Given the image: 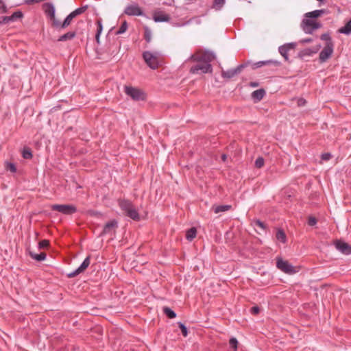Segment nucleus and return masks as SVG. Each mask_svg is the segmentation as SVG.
<instances>
[{
    "label": "nucleus",
    "mask_w": 351,
    "mask_h": 351,
    "mask_svg": "<svg viewBox=\"0 0 351 351\" xmlns=\"http://www.w3.org/2000/svg\"><path fill=\"white\" fill-rule=\"evenodd\" d=\"M213 52L208 50H198L192 54L189 60L196 62L189 70L192 74L211 73L213 67L210 62L215 59Z\"/></svg>",
    "instance_id": "f257e3e1"
},
{
    "label": "nucleus",
    "mask_w": 351,
    "mask_h": 351,
    "mask_svg": "<svg viewBox=\"0 0 351 351\" xmlns=\"http://www.w3.org/2000/svg\"><path fill=\"white\" fill-rule=\"evenodd\" d=\"M119 205L127 217L134 221L140 219L139 214L131 202L125 199L120 200Z\"/></svg>",
    "instance_id": "f03ea898"
},
{
    "label": "nucleus",
    "mask_w": 351,
    "mask_h": 351,
    "mask_svg": "<svg viewBox=\"0 0 351 351\" xmlns=\"http://www.w3.org/2000/svg\"><path fill=\"white\" fill-rule=\"evenodd\" d=\"M158 52L152 53L149 51L143 53V58L146 64L152 69H156L158 67V57L160 56Z\"/></svg>",
    "instance_id": "7ed1b4c3"
},
{
    "label": "nucleus",
    "mask_w": 351,
    "mask_h": 351,
    "mask_svg": "<svg viewBox=\"0 0 351 351\" xmlns=\"http://www.w3.org/2000/svg\"><path fill=\"white\" fill-rule=\"evenodd\" d=\"M301 26L306 34H312L314 30L320 28L322 24L309 18H306L302 20Z\"/></svg>",
    "instance_id": "20e7f679"
},
{
    "label": "nucleus",
    "mask_w": 351,
    "mask_h": 351,
    "mask_svg": "<svg viewBox=\"0 0 351 351\" xmlns=\"http://www.w3.org/2000/svg\"><path fill=\"white\" fill-rule=\"evenodd\" d=\"M125 93L136 101H143L145 99V95L142 90L132 86H125Z\"/></svg>",
    "instance_id": "39448f33"
},
{
    "label": "nucleus",
    "mask_w": 351,
    "mask_h": 351,
    "mask_svg": "<svg viewBox=\"0 0 351 351\" xmlns=\"http://www.w3.org/2000/svg\"><path fill=\"white\" fill-rule=\"evenodd\" d=\"M51 209L68 215L77 212L76 206L72 204H53L51 206Z\"/></svg>",
    "instance_id": "423d86ee"
},
{
    "label": "nucleus",
    "mask_w": 351,
    "mask_h": 351,
    "mask_svg": "<svg viewBox=\"0 0 351 351\" xmlns=\"http://www.w3.org/2000/svg\"><path fill=\"white\" fill-rule=\"evenodd\" d=\"M276 267L287 274H293L296 272L294 267L291 265L288 261L282 260L281 258H277Z\"/></svg>",
    "instance_id": "0eeeda50"
},
{
    "label": "nucleus",
    "mask_w": 351,
    "mask_h": 351,
    "mask_svg": "<svg viewBox=\"0 0 351 351\" xmlns=\"http://www.w3.org/2000/svg\"><path fill=\"white\" fill-rule=\"evenodd\" d=\"M44 12L45 14L52 21V25L54 27L55 25H59V21L56 19L55 16V8L53 5L51 3H46L43 5Z\"/></svg>",
    "instance_id": "6e6552de"
},
{
    "label": "nucleus",
    "mask_w": 351,
    "mask_h": 351,
    "mask_svg": "<svg viewBox=\"0 0 351 351\" xmlns=\"http://www.w3.org/2000/svg\"><path fill=\"white\" fill-rule=\"evenodd\" d=\"M334 50V43H326L324 49L319 53V60L321 62H326L332 56Z\"/></svg>",
    "instance_id": "1a4fd4ad"
},
{
    "label": "nucleus",
    "mask_w": 351,
    "mask_h": 351,
    "mask_svg": "<svg viewBox=\"0 0 351 351\" xmlns=\"http://www.w3.org/2000/svg\"><path fill=\"white\" fill-rule=\"evenodd\" d=\"M124 14L128 16H143L144 13L142 9L137 4H131L124 10Z\"/></svg>",
    "instance_id": "9d476101"
},
{
    "label": "nucleus",
    "mask_w": 351,
    "mask_h": 351,
    "mask_svg": "<svg viewBox=\"0 0 351 351\" xmlns=\"http://www.w3.org/2000/svg\"><path fill=\"white\" fill-rule=\"evenodd\" d=\"M23 14L21 11H16L14 12L11 16H5L0 17V24H8L12 22H14L19 19H22Z\"/></svg>",
    "instance_id": "9b49d317"
},
{
    "label": "nucleus",
    "mask_w": 351,
    "mask_h": 351,
    "mask_svg": "<svg viewBox=\"0 0 351 351\" xmlns=\"http://www.w3.org/2000/svg\"><path fill=\"white\" fill-rule=\"evenodd\" d=\"M90 263V256H88L82 262V263L80 265V266L77 268L75 271H73L71 273H69L67 276L69 278H73L80 274L84 272L89 266Z\"/></svg>",
    "instance_id": "f8f14e48"
},
{
    "label": "nucleus",
    "mask_w": 351,
    "mask_h": 351,
    "mask_svg": "<svg viewBox=\"0 0 351 351\" xmlns=\"http://www.w3.org/2000/svg\"><path fill=\"white\" fill-rule=\"evenodd\" d=\"M296 44L295 43H289L281 45L278 48V51L286 61H289L288 53L290 50L295 49Z\"/></svg>",
    "instance_id": "ddd939ff"
},
{
    "label": "nucleus",
    "mask_w": 351,
    "mask_h": 351,
    "mask_svg": "<svg viewBox=\"0 0 351 351\" xmlns=\"http://www.w3.org/2000/svg\"><path fill=\"white\" fill-rule=\"evenodd\" d=\"M244 67H245L244 64H240L238 66H237L235 69H229L227 71L222 70L221 71V76L223 78L230 79V78L233 77L234 76H235L236 75L241 73V71H242V69Z\"/></svg>",
    "instance_id": "4468645a"
},
{
    "label": "nucleus",
    "mask_w": 351,
    "mask_h": 351,
    "mask_svg": "<svg viewBox=\"0 0 351 351\" xmlns=\"http://www.w3.org/2000/svg\"><path fill=\"white\" fill-rule=\"evenodd\" d=\"M335 246L337 250L344 254L348 255L351 254V245L344 241L337 240L335 241Z\"/></svg>",
    "instance_id": "2eb2a0df"
},
{
    "label": "nucleus",
    "mask_w": 351,
    "mask_h": 351,
    "mask_svg": "<svg viewBox=\"0 0 351 351\" xmlns=\"http://www.w3.org/2000/svg\"><path fill=\"white\" fill-rule=\"evenodd\" d=\"M263 66H271L278 67L280 66V62L277 60H269L265 61H259L253 64V69H257Z\"/></svg>",
    "instance_id": "dca6fc26"
},
{
    "label": "nucleus",
    "mask_w": 351,
    "mask_h": 351,
    "mask_svg": "<svg viewBox=\"0 0 351 351\" xmlns=\"http://www.w3.org/2000/svg\"><path fill=\"white\" fill-rule=\"evenodd\" d=\"M118 226V222L115 219L110 220L108 221L101 233V234H109L112 230L115 229Z\"/></svg>",
    "instance_id": "f3484780"
},
{
    "label": "nucleus",
    "mask_w": 351,
    "mask_h": 351,
    "mask_svg": "<svg viewBox=\"0 0 351 351\" xmlns=\"http://www.w3.org/2000/svg\"><path fill=\"white\" fill-rule=\"evenodd\" d=\"M75 17L73 16V15L71 13H70L66 17V19L64 20V21L62 23H60L59 21V25H55L54 27H56V28H59V29H64V28L67 27L69 25H70V24L71 23L72 20Z\"/></svg>",
    "instance_id": "a211bd4d"
},
{
    "label": "nucleus",
    "mask_w": 351,
    "mask_h": 351,
    "mask_svg": "<svg viewBox=\"0 0 351 351\" xmlns=\"http://www.w3.org/2000/svg\"><path fill=\"white\" fill-rule=\"evenodd\" d=\"M154 20L155 22H167L170 20V17L168 14L156 12L154 15Z\"/></svg>",
    "instance_id": "6ab92c4d"
},
{
    "label": "nucleus",
    "mask_w": 351,
    "mask_h": 351,
    "mask_svg": "<svg viewBox=\"0 0 351 351\" xmlns=\"http://www.w3.org/2000/svg\"><path fill=\"white\" fill-rule=\"evenodd\" d=\"M319 48H317V49H311V48H306V49H304L303 50H301L299 53H298V56L300 58H304L306 56H311L313 53H317V51H318Z\"/></svg>",
    "instance_id": "aec40b11"
},
{
    "label": "nucleus",
    "mask_w": 351,
    "mask_h": 351,
    "mask_svg": "<svg viewBox=\"0 0 351 351\" xmlns=\"http://www.w3.org/2000/svg\"><path fill=\"white\" fill-rule=\"evenodd\" d=\"M326 11L325 10H317L313 12H307L305 14L306 18L309 19H315L322 16V14L326 13Z\"/></svg>",
    "instance_id": "412c9836"
},
{
    "label": "nucleus",
    "mask_w": 351,
    "mask_h": 351,
    "mask_svg": "<svg viewBox=\"0 0 351 351\" xmlns=\"http://www.w3.org/2000/svg\"><path fill=\"white\" fill-rule=\"evenodd\" d=\"M265 95V90L263 88H261V89L254 90L252 93V97L254 99H256L257 101H261L264 97Z\"/></svg>",
    "instance_id": "4be33fe9"
},
{
    "label": "nucleus",
    "mask_w": 351,
    "mask_h": 351,
    "mask_svg": "<svg viewBox=\"0 0 351 351\" xmlns=\"http://www.w3.org/2000/svg\"><path fill=\"white\" fill-rule=\"evenodd\" d=\"M76 34L75 32H69L59 37L58 41L63 42L69 40H72L75 38Z\"/></svg>",
    "instance_id": "5701e85b"
},
{
    "label": "nucleus",
    "mask_w": 351,
    "mask_h": 351,
    "mask_svg": "<svg viewBox=\"0 0 351 351\" xmlns=\"http://www.w3.org/2000/svg\"><path fill=\"white\" fill-rule=\"evenodd\" d=\"M276 239L282 243H285L287 241V236L285 231L282 229H278L276 234Z\"/></svg>",
    "instance_id": "b1692460"
},
{
    "label": "nucleus",
    "mask_w": 351,
    "mask_h": 351,
    "mask_svg": "<svg viewBox=\"0 0 351 351\" xmlns=\"http://www.w3.org/2000/svg\"><path fill=\"white\" fill-rule=\"evenodd\" d=\"M230 205H219V206H214L213 207V209L215 212V213H219L221 212H226L229 210L231 208Z\"/></svg>",
    "instance_id": "393cba45"
},
{
    "label": "nucleus",
    "mask_w": 351,
    "mask_h": 351,
    "mask_svg": "<svg viewBox=\"0 0 351 351\" xmlns=\"http://www.w3.org/2000/svg\"><path fill=\"white\" fill-rule=\"evenodd\" d=\"M339 32L347 35L351 34V19L348 21L343 27H341Z\"/></svg>",
    "instance_id": "a878e982"
},
{
    "label": "nucleus",
    "mask_w": 351,
    "mask_h": 351,
    "mask_svg": "<svg viewBox=\"0 0 351 351\" xmlns=\"http://www.w3.org/2000/svg\"><path fill=\"white\" fill-rule=\"evenodd\" d=\"M29 255L31 258L38 261H43L46 258V254L45 252H41L40 254H35L34 252H30Z\"/></svg>",
    "instance_id": "bb28decb"
},
{
    "label": "nucleus",
    "mask_w": 351,
    "mask_h": 351,
    "mask_svg": "<svg viewBox=\"0 0 351 351\" xmlns=\"http://www.w3.org/2000/svg\"><path fill=\"white\" fill-rule=\"evenodd\" d=\"M197 234V230L195 228H190L186 234V238L189 241H192Z\"/></svg>",
    "instance_id": "cd10ccee"
},
{
    "label": "nucleus",
    "mask_w": 351,
    "mask_h": 351,
    "mask_svg": "<svg viewBox=\"0 0 351 351\" xmlns=\"http://www.w3.org/2000/svg\"><path fill=\"white\" fill-rule=\"evenodd\" d=\"M163 312L170 319H173L176 317V313L169 307H164Z\"/></svg>",
    "instance_id": "c85d7f7f"
},
{
    "label": "nucleus",
    "mask_w": 351,
    "mask_h": 351,
    "mask_svg": "<svg viewBox=\"0 0 351 351\" xmlns=\"http://www.w3.org/2000/svg\"><path fill=\"white\" fill-rule=\"evenodd\" d=\"M144 38L147 43H149L152 40V31L147 26L144 27Z\"/></svg>",
    "instance_id": "c756f323"
},
{
    "label": "nucleus",
    "mask_w": 351,
    "mask_h": 351,
    "mask_svg": "<svg viewBox=\"0 0 351 351\" xmlns=\"http://www.w3.org/2000/svg\"><path fill=\"white\" fill-rule=\"evenodd\" d=\"M86 9H87V5L82 6V7L77 8L76 10H75L74 11H73L71 13L73 15L74 17H76L77 16L83 14L86 10Z\"/></svg>",
    "instance_id": "7c9ffc66"
},
{
    "label": "nucleus",
    "mask_w": 351,
    "mask_h": 351,
    "mask_svg": "<svg viewBox=\"0 0 351 351\" xmlns=\"http://www.w3.org/2000/svg\"><path fill=\"white\" fill-rule=\"evenodd\" d=\"M22 156L25 159H31L32 158V151L29 148H24Z\"/></svg>",
    "instance_id": "2f4dec72"
},
{
    "label": "nucleus",
    "mask_w": 351,
    "mask_h": 351,
    "mask_svg": "<svg viewBox=\"0 0 351 351\" xmlns=\"http://www.w3.org/2000/svg\"><path fill=\"white\" fill-rule=\"evenodd\" d=\"M225 3V0H213V8L220 10Z\"/></svg>",
    "instance_id": "473e14b6"
},
{
    "label": "nucleus",
    "mask_w": 351,
    "mask_h": 351,
    "mask_svg": "<svg viewBox=\"0 0 351 351\" xmlns=\"http://www.w3.org/2000/svg\"><path fill=\"white\" fill-rule=\"evenodd\" d=\"M128 29V23L127 21H124L121 25L120 26L119 30L117 32L116 34H121L124 33Z\"/></svg>",
    "instance_id": "72a5a7b5"
},
{
    "label": "nucleus",
    "mask_w": 351,
    "mask_h": 351,
    "mask_svg": "<svg viewBox=\"0 0 351 351\" xmlns=\"http://www.w3.org/2000/svg\"><path fill=\"white\" fill-rule=\"evenodd\" d=\"M265 160L263 157H258L255 160V167L256 168H261L263 167Z\"/></svg>",
    "instance_id": "f704fd0d"
},
{
    "label": "nucleus",
    "mask_w": 351,
    "mask_h": 351,
    "mask_svg": "<svg viewBox=\"0 0 351 351\" xmlns=\"http://www.w3.org/2000/svg\"><path fill=\"white\" fill-rule=\"evenodd\" d=\"M178 326L181 330V332H182V334L183 335V336L186 337L188 335V330H187V328L186 327V326L181 322L178 323Z\"/></svg>",
    "instance_id": "c9c22d12"
},
{
    "label": "nucleus",
    "mask_w": 351,
    "mask_h": 351,
    "mask_svg": "<svg viewBox=\"0 0 351 351\" xmlns=\"http://www.w3.org/2000/svg\"><path fill=\"white\" fill-rule=\"evenodd\" d=\"M320 38L322 40L326 41V43H333L332 39H331V37H330V34H328V33L322 34Z\"/></svg>",
    "instance_id": "e433bc0d"
},
{
    "label": "nucleus",
    "mask_w": 351,
    "mask_h": 351,
    "mask_svg": "<svg viewBox=\"0 0 351 351\" xmlns=\"http://www.w3.org/2000/svg\"><path fill=\"white\" fill-rule=\"evenodd\" d=\"M229 343L231 348L234 350L237 349L238 341L236 338L232 337L229 341Z\"/></svg>",
    "instance_id": "4c0bfd02"
},
{
    "label": "nucleus",
    "mask_w": 351,
    "mask_h": 351,
    "mask_svg": "<svg viewBox=\"0 0 351 351\" xmlns=\"http://www.w3.org/2000/svg\"><path fill=\"white\" fill-rule=\"evenodd\" d=\"M6 169L10 170L12 173H15L16 171V167L14 163L8 162L6 164Z\"/></svg>",
    "instance_id": "58836bf2"
},
{
    "label": "nucleus",
    "mask_w": 351,
    "mask_h": 351,
    "mask_svg": "<svg viewBox=\"0 0 351 351\" xmlns=\"http://www.w3.org/2000/svg\"><path fill=\"white\" fill-rule=\"evenodd\" d=\"M97 34H101L102 32V30H103V25H102V23H101V20L99 19L97 21Z\"/></svg>",
    "instance_id": "ea45409f"
},
{
    "label": "nucleus",
    "mask_w": 351,
    "mask_h": 351,
    "mask_svg": "<svg viewBox=\"0 0 351 351\" xmlns=\"http://www.w3.org/2000/svg\"><path fill=\"white\" fill-rule=\"evenodd\" d=\"M254 225H255V226H256L259 227V228H261L262 230H265V229H266V226H265V224L263 221H260V220H258V219L255 220V221H254Z\"/></svg>",
    "instance_id": "a19ab883"
},
{
    "label": "nucleus",
    "mask_w": 351,
    "mask_h": 351,
    "mask_svg": "<svg viewBox=\"0 0 351 351\" xmlns=\"http://www.w3.org/2000/svg\"><path fill=\"white\" fill-rule=\"evenodd\" d=\"M49 245V242L47 240H42L38 243L39 248H45L47 247Z\"/></svg>",
    "instance_id": "79ce46f5"
},
{
    "label": "nucleus",
    "mask_w": 351,
    "mask_h": 351,
    "mask_svg": "<svg viewBox=\"0 0 351 351\" xmlns=\"http://www.w3.org/2000/svg\"><path fill=\"white\" fill-rule=\"evenodd\" d=\"M317 223V219L314 217H309L308 224L311 226H315Z\"/></svg>",
    "instance_id": "37998d69"
},
{
    "label": "nucleus",
    "mask_w": 351,
    "mask_h": 351,
    "mask_svg": "<svg viewBox=\"0 0 351 351\" xmlns=\"http://www.w3.org/2000/svg\"><path fill=\"white\" fill-rule=\"evenodd\" d=\"M306 100L303 98L298 99L297 102L298 106H304L306 104Z\"/></svg>",
    "instance_id": "c03bdc74"
},
{
    "label": "nucleus",
    "mask_w": 351,
    "mask_h": 351,
    "mask_svg": "<svg viewBox=\"0 0 351 351\" xmlns=\"http://www.w3.org/2000/svg\"><path fill=\"white\" fill-rule=\"evenodd\" d=\"M251 313L254 315H256L259 313L260 311V308H258V306H253L251 310H250Z\"/></svg>",
    "instance_id": "a18cd8bd"
},
{
    "label": "nucleus",
    "mask_w": 351,
    "mask_h": 351,
    "mask_svg": "<svg viewBox=\"0 0 351 351\" xmlns=\"http://www.w3.org/2000/svg\"><path fill=\"white\" fill-rule=\"evenodd\" d=\"M331 158V154L329 153H325L322 155V159L324 160H328Z\"/></svg>",
    "instance_id": "49530a36"
},
{
    "label": "nucleus",
    "mask_w": 351,
    "mask_h": 351,
    "mask_svg": "<svg viewBox=\"0 0 351 351\" xmlns=\"http://www.w3.org/2000/svg\"><path fill=\"white\" fill-rule=\"evenodd\" d=\"M1 5L0 6V12L1 13H6L8 12V8L6 5L3 3H2Z\"/></svg>",
    "instance_id": "de8ad7c7"
},
{
    "label": "nucleus",
    "mask_w": 351,
    "mask_h": 351,
    "mask_svg": "<svg viewBox=\"0 0 351 351\" xmlns=\"http://www.w3.org/2000/svg\"><path fill=\"white\" fill-rule=\"evenodd\" d=\"M313 41L312 38H305L301 40V43H311Z\"/></svg>",
    "instance_id": "09e8293b"
},
{
    "label": "nucleus",
    "mask_w": 351,
    "mask_h": 351,
    "mask_svg": "<svg viewBox=\"0 0 351 351\" xmlns=\"http://www.w3.org/2000/svg\"><path fill=\"white\" fill-rule=\"evenodd\" d=\"M259 85V84L256 82H251L250 83V86L252 87H257Z\"/></svg>",
    "instance_id": "8fccbe9b"
},
{
    "label": "nucleus",
    "mask_w": 351,
    "mask_h": 351,
    "mask_svg": "<svg viewBox=\"0 0 351 351\" xmlns=\"http://www.w3.org/2000/svg\"><path fill=\"white\" fill-rule=\"evenodd\" d=\"M99 38H100V34H96V35H95V40H96V42H97V44L100 43Z\"/></svg>",
    "instance_id": "3c124183"
},
{
    "label": "nucleus",
    "mask_w": 351,
    "mask_h": 351,
    "mask_svg": "<svg viewBox=\"0 0 351 351\" xmlns=\"http://www.w3.org/2000/svg\"><path fill=\"white\" fill-rule=\"evenodd\" d=\"M221 158L222 161L225 162L226 160V159H227V155L223 154L221 155Z\"/></svg>",
    "instance_id": "603ef678"
},
{
    "label": "nucleus",
    "mask_w": 351,
    "mask_h": 351,
    "mask_svg": "<svg viewBox=\"0 0 351 351\" xmlns=\"http://www.w3.org/2000/svg\"><path fill=\"white\" fill-rule=\"evenodd\" d=\"M3 3V1L1 0H0V4H1Z\"/></svg>",
    "instance_id": "864d4df0"
}]
</instances>
